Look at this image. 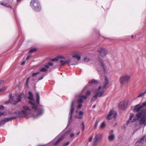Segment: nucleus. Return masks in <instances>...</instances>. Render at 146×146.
<instances>
[{
  "label": "nucleus",
  "instance_id": "obj_1",
  "mask_svg": "<svg viewBox=\"0 0 146 146\" xmlns=\"http://www.w3.org/2000/svg\"><path fill=\"white\" fill-rule=\"evenodd\" d=\"M28 94L29 96L27 97V98L30 100L28 101L29 103L31 105L33 109H34L35 110H38L39 111V113L35 116V117H38L42 114L43 109L42 107L40 108L39 107H37V106L34 103L35 100L33 98V95L32 92L31 91H29Z\"/></svg>",
  "mask_w": 146,
  "mask_h": 146
},
{
  "label": "nucleus",
  "instance_id": "obj_2",
  "mask_svg": "<svg viewBox=\"0 0 146 146\" xmlns=\"http://www.w3.org/2000/svg\"><path fill=\"white\" fill-rule=\"evenodd\" d=\"M136 116L137 118H134L131 121L133 122L138 120L140 124L146 125V112L142 111L137 113Z\"/></svg>",
  "mask_w": 146,
  "mask_h": 146
},
{
  "label": "nucleus",
  "instance_id": "obj_3",
  "mask_svg": "<svg viewBox=\"0 0 146 146\" xmlns=\"http://www.w3.org/2000/svg\"><path fill=\"white\" fill-rule=\"evenodd\" d=\"M30 6L35 11L37 12L40 11L41 7L38 0H31L30 2Z\"/></svg>",
  "mask_w": 146,
  "mask_h": 146
},
{
  "label": "nucleus",
  "instance_id": "obj_4",
  "mask_svg": "<svg viewBox=\"0 0 146 146\" xmlns=\"http://www.w3.org/2000/svg\"><path fill=\"white\" fill-rule=\"evenodd\" d=\"M131 76L130 75L125 74L120 77V82L121 85H123L125 82H128Z\"/></svg>",
  "mask_w": 146,
  "mask_h": 146
},
{
  "label": "nucleus",
  "instance_id": "obj_5",
  "mask_svg": "<svg viewBox=\"0 0 146 146\" xmlns=\"http://www.w3.org/2000/svg\"><path fill=\"white\" fill-rule=\"evenodd\" d=\"M74 101H72L71 104V108L70 112L69 113V119L68 121V123L67 125V126L70 124V123L72 122V114L74 111Z\"/></svg>",
  "mask_w": 146,
  "mask_h": 146
},
{
  "label": "nucleus",
  "instance_id": "obj_6",
  "mask_svg": "<svg viewBox=\"0 0 146 146\" xmlns=\"http://www.w3.org/2000/svg\"><path fill=\"white\" fill-rule=\"evenodd\" d=\"M23 108L25 110H23L21 112L20 111H16L14 113L15 114H20L21 113V112H22L23 114L26 115L28 114L29 112H30L31 111V109L30 108L27 106H23Z\"/></svg>",
  "mask_w": 146,
  "mask_h": 146
},
{
  "label": "nucleus",
  "instance_id": "obj_7",
  "mask_svg": "<svg viewBox=\"0 0 146 146\" xmlns=\"http://www.w3.org/2000/svg\"><path fill=\"white\" fill-rule=\"evenodd\" d=\"M117 116V114L116 112L113 110H111L108 114L106 119L110 120L113 117L115 118Z\"/></svg>",
  "mask_w": 146,
  "mask_h": 146
},
{
  "label": "nucleus",
  "instance_id": "obj_8",
  "mask_svg": "<svg viewBox=\"0 0 146 146\" xmlns=\"http://www.w3.org/2000/svg\"><path fill=\"white\" fill-rule=\"evenodd\" d=\"M97 51L99 53L100 56L102 57L106 56L107 54V50L105 48L102 47L99 48Z\"/></svg>",
  "mask_w": 146,
  "mask_h": 146
},
{
  "label": "nucleus",
  "instance_id": "obj_9",
  "mask_svg": "<svg viewBox=\"0 0 146 146\" xmlns=\"http://www.w3.org/2000/svg\"><path fill=\"white\" fill-rule=\"evenodd\" d=\"M90 91L88 90L87 92L86 95L80 96V99L79 101H78V102H79V101L81 102H83V100H86L88 98V96L90 95Z\"/></svg>",
  "mask_w": 146,
  "mask_h": 146
},
{
  "label": "nucleus",
  "instance_id": "obj_10",
  "mask_svg": "<svg viewBox=\"0 0 146 146\" xmlns=\"http://www.w3.org/2000/svg\"><path fill=\"white\" fill-rule=\"evenodd\" d=\"M145 136H143L141 138H140L139 141L135 143L136 146H141L143 143L144 142V140L145 139Z\"/></svg>",
  "mask_w": 146,
  "mask_h": 146
},
{
  "label": "nucleus",
  "instance_id": "obj_11",
  "mask_svg": "<svg viewBox=\"0 0 146 146\" xmlns=\"http://www.w3.org/2000/svg\"><path fill=\"white\" fill-rule=\"evenodd\" d=\"M17 118L16 117H9L5 118L4 119L2 120L1 121V123L4 124L5 122L12 120Z\"/></svg>",
  "mask_w": 146,
  "mask_h": 146
},
{
  "label": "nucleus",
  "instance_id": "obj_12",
  "mask_svg": "<svg viewBox=\"0 0 146 146\" xmlns=\"http://www.w3.org/2000/svg\"><path fill=\"white\" fill-rule=\"evenodd\" d=\"M142 108V106H141L139 104H137L134 108L133 111L135 112H139L141 110Z\"/></svg>",
  "mask_w": 146,
  "mask_h": 146
},
{
  "label": "nucleus",
  "instance_id": "obj_13",
  "mask_svg": "<svg viewBox=\"0 0 146 146\" xmlns=\"http://www.w3.org/2000/svg\"><path fill=\"white\" fill-rule=\"evenodd\" d=\"M98 60L100 61L102 66L104 69V73H106L108 71V69H107V68H106V67L105 66V65L104 63V62L101 59V58L100 57V56H98Z\"/></svg>",
  "mask_w": 146,
  "mask_h": 146
},
{
  "label": "nucleus",
  "instance_id": "obj_14",
  "mask_svg": "<svg viewBox=\"0 0 146 146\" xmlns=\"http://www.w3.org/2000/svg\"><path fill=\"white\" fill-rule=\"evenodd\" d=\"M101 88V86H100L99 87L98 89L97 90L98 92L96 95L98 97H101L103 95L104 93V91L103 90H102V91H100V89Z\"/></svg>",
  "mask_w": 146,
  "mask_h": 146
},
{
  "label": "nucleus",
  "instance_id": "obj_15",
  "mask_svg": "<svg viewBox=\"0 0 146 146\" xmlns=\"http://www.w3.org/2000/svg\"><path fill=\"white\" fill-rule=\"evenodd\" d=\"M125 103L124 102H121L119 104L118 107L119 108L124 110L125 107Z\"/></svg>",
  "mask_w": 146,
  "mask_h": 146
},
{
  "label": "nucleus",
  "instance_id": "obj_16",
  "mask_svg": "<svg viewBox=\"0 0 146 146\" xmlns=\"http://www.w3.org/2000/svg\"><path fill=\"white\" fill-rule=\"evenodd\" d=\"M109 83V80L107 76H105V82L104 84V85L103 86L102 88L104 89L106 88L107 86L108 85Z\"/></svg>",
  "mask_w": 146,
  "mask_h": 146
},
{
  "label": "nucleus",
  "instance_id": "obj_17",
  "mask_svg": "<svg viewBox=\"0 0 146 146\" xmlns=\"http://www.w3.org/2000/svg\"><path fill=\"white\" fill-rule=\"evenodd\" d=\"M63 138V136H61L57 139L54 143H53V145L54 146L57 145L62 140Z\"/></svg>",
  "mask_w": 146,
  "mask_h": 146
},
{
  "label": "nucleus",
  "instance_id": "obj_18",
  "mask_svg": "<svg viewBox=\"0 0 146 146\" xmlns=\"http://www.w3.org/2000/svg\"><path fill=\"white\" fill-rule=\"evenodd\" d=\"M24 96V94L23 93H21L18 95L17 97V100L18 102H20L22 98Z\"/></svg>",
  "mask_w": 146,
  "mask_h": 146
},
{
  "label": "nucleus",
  "instance_id": "obj_19",
  "mask_svg": "<svg viewBox=\"0 0 146 146\" xmlns=\"http://www.w3.org/2000/svg\"><path fill=\"white\" fill-rule=\"evenodd\" d=\"M36 100L37 102V104H39L40 103V97L39 96V93L38 92H37L36 93Z\"/></svg>",
  "mask_w": 146,
  "mask_h": 146
},
{
  "label": "nucleus",
  "instance_id": "obj_20",
  "mask_svg": "<svg viewBox=\"0 0 146 146\" xmlns=\"http://www.w3.org/2000/svg\"><path fill=\"white\" fill-rule=\"evenodd\" d=\"M115 137V135L113 134L110 135L108 137V139L110 141H113Z\"/></svg>",
  "mask_w": 146,
  "mask_h": 146
},
{
  "label": "nucleus",
  "instance_id": "obj_21",
  "mask_svg": "<svg viewBox=\"0 0 146 146\" xmlns=\"http://www.w3.org/2000/svg\"><path fill=\"white\" fill-rule=\"evenodd\" d=\"M101 137V135L100 134H97L96 135L94 140H95L99 141V140L100 139Z\"/></svg>",
  "mask_w": 146,
  "mask_h": 146
},
{
  "label": "nucleus",
  "instance_id": "obj_22",
  "mask_svg": "<svg viewBox=\"0 0 146 146\" xmlns=\"http://www.w3.org/2000/svg\"><path fill=\"white\" fill-rule=\"evenodd\" d=\"M80 96H79L78 97V100L77 101V102L78 103V106L77 108H81L82 106V103L83 102H78V101H79L80 100Z\"/></svg>",
  "mask_w": 146,
  "mask_h": 146
},
{
  "label": "nucleus",
  "instance_id": "obj_23",
  "mask_svg": "<svg viewBox=\"0 0 146 146\" xmlns=\"http://www.w3.org/2000/svg\"><path fill=\"white\" fill-rule=\"evenodd\" d=\"M72 57L76 58L78 60H80L81 58V56L79 54H76L73 55Z\"/></svg>",
  "mask_w": 146,
  "mask_h": 146
},
{
  "label": "nucleus",
  "instance_id": "obj_24",
  "mask_svg": "<svg viewBox=\"0 0 146 146\" xmlns=\"http://www.w3.org/2000/svg\"><path fill=\"white\" fill-rule=\"evenodd\" d=\"M48 68H46V67H45V66L44 67L42 68L39 69V72H47L48 71Z\"/></svg>",
  "mask_w": 146,
  "mask_h": 146
},
{
  "label": "nucleus",
  "instance_id": "obj_25",
  "mask_svg": "<svg viewBox=\"0 0 146 146\" xmlns=\"http://www.w3.org/2000/svg\"><path fill=\"white\" fill-rule=\"evenodd\" d=\"M146 93V90L143 92L140 93L138 96V98H140L143 97Z\"/></svg>",
  "mask_w": 146,
  "mask_h": 146
},
{
  "label": "nucleus",
  "instance_id": "obj_26",
  "mask_svg": "<svg viewBox=\"0 0 146 146\" xmlns=\"http://www.w3.org/2000/svg\"><path fill=\"white\" fill-rule=\"evenodd\" d=\"M134 116V114L133 113H131V116L129 117V119L127 121V125L129 124L130 123V121L131 120V119Z\"/></svg>",
  "mask_w": 146,
  "mask_h": 146
},
{
  "label": "nucleus",
  "instance_id": "obj_27",
  "mask_svg": "<svg viewBox=\"0 0 146 146\" xmlns=\"http://www.w3.org/2000/svg\"><path fill=\"white\" fill-rule=\"evenodd\" d=\"M99 81L98 80H96L95 79H92L91 81H90L89 83L96 84Z\"/></svg>",
  "mask_w": 146,
  "mask_h": 146
},
{
  "label": "nucleus",
  "instance_id": "obj_28",
  "mask_svg": "<svg viewBox=\"0 0 146 146\" xmlns=\"http://www.w3.org/2000/svg\"><path fill=\"white\" fill-rule=\"evenodd\" d=\"M53 64L52 62H49L48 63V64L45 65V67L46 68H49V66H53Z\"/></svg>",
  "mask_w": 146,
  "mask_h": 146
},
{
  "label": "nucleus",
  "instance_id": "obj_29",
  "mask_svg": "<svg viewBox=\"0 0 146 146\" xmlns=\"http://www.w3.org/2000/svg\"><path fill=\"white\" fill-rule=\"evenodd\" d=\"M60 62L61 63L60 65L62 66L66 64V60L64 61L61 60H60Z\"/></svg>",
  "mask_w": 146,
  "mask_h": 146
},
{
  "label": "nucleus",
  "instance_id": "obj_30",
  "mask_svg": "<svg viewBox=\"0 0 146 146\" xmlns=\"http://www.w3.org/2000/svg\"><path fill=\"white\" fill-rule=\"evenodd\" d=\"M63 58V57L62 56H60V57H57L55 58H52L51 59V60L52 61H55L56 60H58L59 59H58V58Z\"/></svg>",
  "mask_w": 146,
  "mask_h": 146
},
{
  "label": "nucleus",
  "instance_id": "obj_31",
  "mask_svg": "<svg viewBox=\"0 0 146 146\" xmlns=\"http://www.w3.org/2000/svg\"><path fill=\"white\" fill-rule=\"evenodd\" d=\"M98 142L97 141H96L95 140H94V141L92 144V146H96L97 145Z\"/></svg>",
  "mask_w": 146,
  "mask_h": 146
},
{
  "label": "nucleus",
  "instance_id": "obj_32",
  "mask_svg": "<svg viewBox=\"0 0 146 146\" xmlns=\"http://www.w3.org/2000/svg\"><path fill=\"white\" fill-rule=\"evenodd\" d=\"M105 127V124L104 122H103L102 123L100 126V128L102 129H104Z\"/></svg>",
  "mask_w": 146,
  "mask_h": 146
},
{
  "label": "nucleus",
  "instance_id": "obj_33",
  "mask_svg": "<svg viewBox=\"0 0 146 146\" xmlns=\"http://www.w3.org/2000/svg\"><path fill=\"white\" fill-rule=\"evenodd\" d=\"M9 100L11 101H12L13 100V97L12 96V94L11 93H10L9 94Z\"/></svg>",
  "mask_w": 146,
  "mask_h": 146
},
{
  "label": "nucleus",
  "instance_id": "obj_34",
  "mask_svg": "<svg viewBox=\"0 0 146 146\" xmlns=\"http://www.w3.org/2000/svg\"><path fill=\"white\" fill-rule=\"evenodd\" d=\"M98 123V121L96 120L95 122V124L94 126V129H96L97 127Z\"/></svg>",
  "mask_w": 146,
  "mask_h": 146
},
{
  "label": "nucleus",
  "instance_id": "obj_35",
  "mask_svg": "<svg viewBox=\"0 0 146 146\" xmlns=\"http://www.w3.org/2000/svg\"><path fill=\"white\" fill-rule=\"evenodd\" d=\"M72 60L70 59H69L66 60V64H69L71 62Z\"/></svg>",
  "mask_w": 146,
  "mask_h": 146
},
{
  "label": "nucleus",
  "instance_id": "obj_36",
  "mask_svg": "<svg viewBox=\"0 0 146 146\" xmlns=\"http://www.w3.org/2000/svg\"><path fill=\"white\" fill-rule=\"evenodd\" d=\"M6 114L7 113L5 111H4L2 113L0 112V117L1 115H6Z\"/></svg>",
  "mask_w": 146,
  "mask_h": 146
},
{
  "label": "nucleus",
  "instance_id": "obj_37",
  "mask_svg": "<svg viewBox=\"0 0 146 146\" xmlns=\"http://www.w3.org/2000/svg\"><path fill=\"white\" fill-rule=\"evenodd\" d=\"M39 72H38L36 73H33L32 74V76L33 77L35 76H36L37 74H39Z\"/></svg>",
  "mask_w": 146,
  "mask_h": 146
},
{
  "label": "nucleus",
  "instance_id": "obj_38",
  "mask_svg": "<svg viewBox=\"0 0 146 146\" xmlns=\"http://www.w3.org/2000/svg\"><path fill=\"white\" fill-rule=\"evenodd\" d=\"M75 135L73 133H71L70 135V137L72 138V139H74Z\"/></svg>",
  "mask_w": 146,
  "mask_h": 146
},
{
  "label": "nucleus",
  "instance_id": "obj_39",
  "mask_svg": "<svg viewBox=\"0 0 146 146\" xmlns=\"http://www.w3.org/2000/svg\"><path fill=\"white\" fill-rule=\"evenodd\" d=\"M36 50V48H33L30 50L29 51V52L30 53H31L33 52Z\"/></svg>",
  "mask_w": 146,
  "mask_h": 146
},
{
  "label": "nucleus",
  "instance_id": "obj_40",
  "mask_svg": "<svg viewBox=\"0 0 146 146\" xmlns=\"http://www.w3.org/2000/svg\"><path fill=\"white\" fill-rule=\"evenodd\" d=\"M97 97L96 95H95L92 98V100L93 101H94L97 98Z\"/></svg>",
  "mask_w": 146,
  "mask_h": 146
},
{
  "label": "nucleus",
  "instance_id": "obj_41",
  "mask_svg": "<svg viewBox=\"0 0 146 146\" xmlns=\"http://www.w3.org/2000/svg\"><path fill=\"white\" fill-rule=\"evenodd\" d=\"M90 59L87 58H85L84 59V61L85 62H88L90 61Z\"/></svg>",
  "mask_w": 146,
  "mask_h": 146
},
{
  "label": "nucleus",
  "instance_id": "obj_42",
  "mask_svg": "<svg viewBox=\"0 0 146 146\" xmlns=\"http://www.w3.org/2000/svg\"><path fill=\"white\" fill-rule=\"evenodd\" d=\"M45 75L44 74H43V75L42 76H41L38 79V80H41L43 78L44 76H45Z\"/></svg>",
  "mask_w": 146,
  "mask_h": 146
},
{
  "label": "nucleus",
  "instance_id": "obj_43",
  "mask_svg": "<svg viewBox=\"0 0 146 146\" xmlns=\"http://www.w3.org/2000/svg\"><path fill=\"white\" fill-rule=\"evenodd\" d=\"M84 114V112L83 111H80L79 114V115L82 116Z\"/></svg>",
  "mask_w": 146,
  "mask_h": 146
},
{
  "label": "nucleus",
  "instance_id": "obj_44",
  "mask_svg": "<svg viewBox=\"0 0 146 146\" xmlns=\"http://www.w3.org/2000/svg\"><path fill=\"white\" fill-rule=\"evenodd\" d=\"M11 101L10 100H9L5 102V104H7L9 103Z\"/></svg>",
  "mask_w": 146,
  "mask_h": 146
},
{
  "label": "nucleus",
  "instance_id": "obj_45",
  "mask_svg": "<svg viewBox=\"0 0 146 146\" xmlns=\"http://www.w3.org/2000/svg\"><path fill=\"white\" fill-rule=\"evenodd\" d=\"M69 144V142H67L66 143H64L63 145L64 146H67Z\"/></svg>",
  "mask_w": 146,
  "mask_h": 146
},
{
  "label": "nucleus",
  "instance_id": "obj_46",
  "mask_svg": "<svg viewBox=\"0 0 146 146\" xmlns=\"http://www.w3.org/2000/svg\"><path fill=\"white\" fill-rule=\"evenodd\" d=\"M93 137V136H92L90 137V138L89 139V142H91L92 139Z\"/></svg>",
  "mask_w": 146,
  "mask_h": 146
},
{
  "label": "nucleus",
  "instance_id": "obj_47",
  "mask_svg": "<svg viewBox=\"0 0 146 146\" xmlns=\"http://www.w3.org/2000/svg\"><path fill=\"white\" fill-rule=\"evenodd\" d=\"M143 106H146V102H144L142 104Z\"/></svg>",
  "mask_w": 146,
  "mask_h": 146
},
{
  "label": "nucleus",
  "instance_id": "obj_48",
  "mask_svg": "<svg viewBox=\"0 0 146 146\" xmlns=\"http://www.w3.org/2000/svg\"><path fill=\"white\" fill-rule=\"evenodd\" d=\"M4 107L3 105L0 106V109L1 110L4 108Z\"/></svg>",
  "mask_w": 146,
  "mask_h": 146
},
{
  "label": "nucleus",
  "instance_id": "obj_49",
  "mask_svg": "<svg viewBox=\"0 0 146 146\" xmlns=\"http://www.w3.org/2000/svg\"><path fill=\"white\" fill-rule=\"evenodd\" d=\"M82 118V116L79 115V116H78V118L80 119H81Z\"/></svg>",
  "mask_w": 146,
  "mask_h": 146
},
{
  "label": "nucleus",
  "instance_id": "obj_50",
  "mask_svg": "<svg viewBox=\"0 0 146 146\" xmlns=\"http://www.w3.org/2000/svg\"><path fill=\"white\" fill-rule=\"evenodd\" d=\"M18 102V101L17 100V101H15L14 103V104H17L18 102Z\"/></svg>",
  "mask_w": 146,
  "mask_h": 146
},
{
  "label": "nucleus",
  "instance_id": "obj_51",
  "mask_svg": "<svg viewBox=\"0 0 146 146\" xmlns=\"http://www.w3.org/2000/svg\"><path fill=\"white\" fill-rule=\"evenodd\" d=\"M1 4L2 5H3V6H6V4L5 3H1Z\"/></svg>",
  "mask_w": 146,
  "mask_h": 146
},
{
  "label": "nucleus",
  "instance_id": "obj_52",
  "mask_svg": "<svg viewBox=\"0 0 146 146\" xmlns=\"http://www.w3.org/2000/svg\"><path fill=\"white\" fill-rule=\"evenodd\" d=\"M30 56H28L27 57V58H26V60H28V59L29 58H30Z\"/></svg>",
  "mask_w": 146,
  "mask_h": 146
},
{
  "label": "nucleus",
  "instance_id": "obj_53",
  "mask_svg": "<svg viewBox=\"0 0 146 146\" xmlns=\"http://www.w3.org/2000/svg\"><path fill=\"white\" fill-rule=\"evenodd\" d=\"M25 62L24 61L21 63V65H23L24 64H25Z\"/></svg>",
  "mask_w": 146,
  "mask_h": 146
},
{
  "label": "nucleus",
  "instance_id": "obj_54",
  "mask_svg": "<svg viewBox=\"0 0 146 146\" xmlns=\"http://www.w3.org/2000/svg\"><path fill=\"white\" fill-rule=\"evenodd\" d=\"M82 127L84 126V122H82Z\"/></svg>",
  "mask_w": 146,
  "mask_h": 146
},
{
  "label": "nucleus",
  "instance_id": "obj_55",
  "mask_svg": "<svg viewBox=\"0 0 146 146\" xmlns=\"http://www.w3.org/2000/svg\"><path fill=\"white\" fill-rule=\"evenodd\" d=\"M85 128V126L82 127V131H84Z\"/></svg>",
  "mask_w": 146,
  "mask_h": 146
},
{
  "label": "nucleus",
  "instance_id": "obj_56",
  "mask_svg": "<svg viewBox=\"0 0 146 146\" xmlns=\"http://www.w3.org/2000/svg\"><path fill=\"white\" fill-rule=\"evenodd\" d=\"M4 88H3L0 89V92L2 91V90H4Z\"/></svg>",
  "mask_w": 146,
  "mask_h": 146
},
{
  "label": "nucleus",
  "instance_id": "obj_57",
  "mask_svg": "<svg viewBox=\"0 0 146 146\" xmlns=\"http://www.w3.org/2000/svg\"><path fill=\"white\" fill-rule=\"evenodd\" d=\"M95 107H96V105H94L93 106V107H92V108H95Z\"/></svg>",
  "mask_w": 146,
  "mask_h": 146
},
{
  "label": "nucleus",
  "instance_id": "obj_58",
  "mask_svg": "<svg viewBox=\"0 0 146 146\" xmlns=\"http://www.w3.org/2000/svg\"><path fill=\"white\" fill-rule=\"evenodd\" d=\"M78 64V63L77 62L75 63V64H71V65H76L77 64Z\"/></svg>",
  "mask_w": 146,
  "mask_h": 146
},
{
  "label": "nucleus",
  "instance_id": "obj_59",
  "mask_svg": "<svg viewBox=\"0 0 146 146\" xmlns=\"http://www.w3.org/2000/svg\"><path fill=\"white\" fill-rule=\"evenodd\" d=\"M3 80L0 81V85L2 83V82H3Z\"/></svg>",
  "mask_w": 146,
  "mask_h": 146
},
{
  "label": "nucleus",
  "instance_id": "obj_60",
  "mask_svg": "<svg viewBox=\"0 0 146 146\" xmlns=\"http://www.w3.org/2000/svg\"><path fill=\"white\" fill-rule=\"evenodd\" d=\"M29 79H30V78H29V77H28V78L27 79V81H28V80H29Z\"/></svg>",
  "mask_w": 146,
  "mask_h": 146
},
{
  "label": "nucleus",
  "instance_id": "obj_61",
  "mask_svg": "<svg viewBox=\"0 0 146 146\" xmlns=\"http://www.w3.org/2000/svg\"><path fill=\"white\" fill-rule=\"evenodd\" d=\"M80 133V131H79L78 133L76 134V135H78V134Z\"/></svg>",
  "mask_w": 146,
  "mask_h": 146
},
{
  "label": "nucleus",
  "instance_id": "obj_62",
  "mask_svg": "<svg viewBox=\"0 0 146 146\" xmlns=\"http://www.w3.org/2000/svg\"><path fill=\"white\" fill-rule=\"evenodd\" d=\"M75 118H78V116H75Z\"/></svg>",
  "mask_w": 146,
  "mask_h": 146
},
{
  "label": "nucleus",
  "instance_id": "obj_63",
  "mask_svg": "<svg viewBox=\"0 0 146 146\" xmlns=\"http://www.w3.org/2000/svg\"><path fill=\"white\" fill-rule=\"evenodd\" d=\"M21 0H17V1H21Z\"/></svg>",
  "mask_w": 146,
  "mask_h": 146
},
{
  "label": "nucleus",
  "instance_id": "obj_64",
  "mask_svg": "<svg viewBox=\"0 0 146 146\" xmlns=\"http://www.w3.org/2000/svg\"><path fill=\"white\" fill-rule=\"evenodd\" d=\"M131 37H132V38H133V35H132L131 36Z\"/></svg>",
  "mask_w": 146,
  "mask_h": 146
}]
</instances>
